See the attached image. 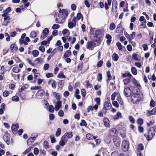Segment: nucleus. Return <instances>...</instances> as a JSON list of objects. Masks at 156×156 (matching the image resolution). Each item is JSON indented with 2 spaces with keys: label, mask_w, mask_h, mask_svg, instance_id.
<instances>
[{
  "label": "nucleus",
  "mask_w": 156,
  "mask_h": 156,
  "mask_svg": "<svg viewBox=\"0 0 156 156\" xmlns=\"http://www.w3.org/2000/svg\"><path fill=\"white\" fill-rule=\"evenodd\" d=\"M55 17L56 18L55 19L56 23L59 24L62 23H64L66 18L64 16H62L61 15H58V12L55 13Z\"/></svg>",
  "instance_id": "nucleus-3"
},
{
  "label": "nucleus",
  "mask_w": 156,
  "mask_h": 156,
  "mask_svg": "<svg viewBox=\"0 0 156 156\" xmlns=\"http://www.w3.org/2000/svg\"><path fill=\"white\" fill-rule=\"evenodd\" d=\"M31 136L33 137L30 138L27 141V144L28 145H30L33 142H34L35 139L37 136V134L36 133L33 134L31 135Z\"/></svg>",
  "instance_id": "nucleus-9"
},
{
  "label": "nucleus",
  "mask_w": 156,
  "mask_h": 156,
  "mask_svg": "<svg viewBox=\"0 0 156 156\" xmlns=\"http://www.w3.org/2000/svg\"><path fill=\"white\" fill-rule=\"evenodd\" d=\"M132 78H126L123 80V81L124 84L125 85H127L128 83H129L131 80Z\"/></svg>",
  "instance_id": "nucleus-27"
},
{
  "label": "nucleus",
  "mask_w": 156,
  "mask_h": 156,
  "mask_svg": "<svg viewBox=\"0 0 156 156\" xmlns=\"http://www.w3.org/2000/svg\"><path fill=\"white\" fill-rule=\"evenodd\" d=\"M51 96L53 97L56 98L57 100H59L60 99V96L58 93H57L55 92H52Z\"/></svg>",
  "instance_id": "nucleus-20"
},
{
  "label": "nucleus",
  "mask_w": 156,
  "mask_h": 156,
  "mask_svg": "<svg viewBox=\"0 0 156 156\" xmlns=\"http://www.w3.org/2000/svg\"><path fill=\"white\" fill-rule=\"evenodd\" d=\"M44 93V91L42 89L40 90H38V94L41 97H42Z\"/></svg>",
  "instance_id": "nucleus-46"
},
{
  "label": "nucleus",
  "mask_w": 156,
  "mask_h": 156,
  "mask_svg": "<svg viewBox=\"0 0 156 156\" xmlns=\"http://www.w3.org/2000/svg\"><path fill=\"white\" fill-rule=\"evenodd\" d=\"M117 94V92H114L111 95V99L112 101L115 100V96Z\"/></svg>",
  "instance_id": "nucleus-51"
},
{
  "label": "nucleus",
  "mask_w": 156,
  "mask_h": 156,
  "mask_svg": "<svg viewBox=\"0 0 156 156\" xmlns=\"http://www.w3.org/2000/svg\"><path fill=\"white\" fill-rule=\"evenodd\" d=\"M129 147V143L128 141L124 140L122 143V149L124 152L128 151Z\"/></svg>",
  "instance_id": "nucleus-5"
},
{
  "label": "nucleus",
  "mask_w": 156,
  "mask_h": 156,
  "mask_svg": "<svg viewBox=\"0 0 156 156\" xmlns=\"http://www.w3.org/2000/svg\"><path fill=\"white\" fill-rule=\"evenodd\" d=\"M112 106L111 104L110 103L105 102L104 104V107H103V110H105V108L107 110H109Z\"/></svg>",
  "instance_id": "nucleus-19"
},
{
  "label": "nucleus",
  "mask_w": 156,
  "mask_h": 156,
  "mask_svg": "<svg viewBox=\"0 0 156 156\" xmlns=\"http://www.w3.org/2000/svg\"><path fill=\"white\" fill-rule=\"evenodd\" d=\"M137 55L135 53H133L132 55V58L135 60H139V59L137 57Z\"/></svg>",
  "instance_id": "nucleus-56"
},
{
  "label": "nucleus",
  "mask_w": 156,
  "mask_h": 156,
  "mask_svg": "<svg viewBox=\"0 0 156 156\" xmlns=\"http://www.w3.org/2000/svg\"><path fill=\"white\" fill-rule=\"evenodd\" d=\"M81 126H87V124L84 120H81V122L80 123Z\"/></svg>",
  "instance_id": "nucleus-45"
},
{
  "label": "nucleus",
  "mask_w": 156,
  "mask_h": 156,
  "mask_svg": "<svg viewBox=\"0 0 156 156\" xmlns=\"http://www.w3.org/2000/svg\"><path fill=\"white\" fill-rule=\"evenodd\" d=\"M19 44L20 45H22L23 44H24L25 45H27L28 44L26 42V40L24 39H20L19 40Z\"/></svg>",
  "instance_id": "nucleus-33"
},
{
  "label": "nucleus",
  "mask_w": 156,
  "mask_h": 156,
  "mask_svg": "<svg viewBox=\"0 0 156 156\" xmlns=\"http://www.w3.org/2000/svg\"><path fill=\"white\" fill-rule=\"evenodd\" d=\"M132 73L134 75H136L137 73L136 69L135 67H132L131 69Z\"/></svg>",
  "instance_id": "nucleus-34"
},
{
  "label": "nucleus",
  "mask_w": 156,
  "mask_h": 156,
  "mask_svg": "<svg viewBox=\"0 0 156 156\" xmlns=\"http://www.w3.org/2000/svg\"><path fill=\"white\" fill-rule=\"evenodd\" d=\"M104 125L105 126L107 127H110L109 121L107 118L104 119L103 120Z\"/></svg>",
  "instance_id": "nucleus-22"
},
{
  "label": "nucleus",
  "mask_w": 156,
  "mask_h": 156,
  "mask_svg": "<svg viewBox=\"0 0 156 156\" xmlns=\"http://www.w3.org/2000/svg\"><path fill=\"white\" fill-rule=\"evenodd\" d=\"M117 2L116 0H113L112 10L113 12H116L117 10Z\"/></svg>",
  "instance_id": "nucleus-13"
},
{
  "label": "nucleus",
  "mask_w": 156,
  "mask_h": 156,
  "mask_svg": "<svg viewBox=\"0 0 156 156\" xmlns=\"http://www.w3.org/2000/svg\"><path fill=\"white\" fill-rule=\"evenodd\" d=\"M11 49L13 51H16L17 49V46L15 44H11L10 46Z\"/></svg>",
  "instance_id": "nucleus-29"
},
{
  "label": "nucleus",
  "mask_w": 156,
  "mask_h": 156,
  "mask_svg": "<svg viewBox=\"0 0 156 156\" xmlns=\"http://www.w3.org/2000/svg\"><path fill=\"white\" fill-rule=\"evenodd\" d=\"M131 90L128 87H125L124 90V93L127 97H129L131 94Z\"/></svg>",
  "instance_id": "nucleus-12"
},
{
  "label": "nucleus",
  "mask_w": 156,
  "mask_h": 156,
  "mask_svg": "<svg viewBox=\"0 0 156 156\" xmlns=\"http://www.w3.org/2000/svg\"><path fill=\"white\" fill-rule=\"evenodd\" d=\"M71 54V51L70 50H68L65 52L64 54V56L65 58H66L69 57Z\"/></svg>",
  "instance_id": "nucleus-31"
},
{
  "label": "nucleus",
  "mask_w": 156,
  "mask_h": 156,
  "mask_svg": "<svg viewBox=\"0 0 156 156\" xmlns=\"http://www.w3.org/2000/svg\"><path fill=\"white\" fill-rule=\"evenodd\" d=\"M61 129L60 128H58L57 129V130L56 132L55 136L57 137H58L59 136V135L61 134Z\"/></svg>",
  "instance_id": "nucleus-42"
},
{
  "label": "nucleus",
  "mask_w": 156,
  "mask_h": 156,
  "mask_svg": "<svg viewBox=\"0 0 156 156\" xmlns=\"http://www.w3.org/2000/svg\"><path fill=\"white\" fill-rule=\"evenodd\" d=\"M117 130L114 128H112L109 131V135L110 136H113L116 133Z\"/></svg>",
  "instance_id": "nucleus-21"
},
{
  "label": "nucleus",
  "mask_w": 156,
  "mask_h": 156,
  "mask_svg": "<svg viewBox=\"0 0 156 156\" xmlns=\"http://www.w3.org/2000/svg\"><path fill=\"white\" fill-rule=\"evenodd\" d=\"M95 101L96 102V103L98 105H100V98H95Z\"/></svg>",
  "instance_id": "nucleus-57"
},
{
  "label": "nucleus",
  "mask_w": 156,
  "mask_h": 156,
  "mask_svg": "<svg viewBox=\"0 0 156 156\" xmlns=\"http://www.w3.org/2000/svg\"><path fill=\"white\" fill-rule=\"evenodd\" d=\"M43 146L46 149H48L49 148V146L48 145V142L46 141H44L43 144Z\"/></svg>",
  "instance_id": "nucleus-38"
},
{
  "label": "nucleus",
  "mask_w": 156,
  "mask_h": 156,
  "mask_svg": "<svg viewBox=\"0 0 156 156\" xmlns=\"http://www.w3.org/2000/svg\"><path fill=\"white\" fill-rule=\"evenodd\" d=\"M12 130L13 131H14L15 132L17 130V128H16V125L15 124H12L11 127Z\"/></svg>",
  "instance_id": "nucleus-53"
},
{
  "label": "nucleus",
  "mask_w": 156,
  "mask_h": 156,
  "mask_svg": "<svg viewBox=\"0 0 156 156\" xmlns=\"http://www.w3.org/2000/svg\"><path fill=\"white\" fill-rule=\"evenodd\" d=\"M95 46V43L94 41H90L87 42L86 47L88 49L92 50Z\"/></svg>",
  "instance_id": "nucleus-8"
},
{
  "label": "nucleus",
  "mask_w": 156,
  "mask_h": 156,
  "mask_svg": "<svg viewBox=\"0 0 156 156\" xmlns=\"http://www.w3.org/2000/svg\"><path fill=\"white\" fill-rule=\"evenodd\" d=\"M12 100L13 101L17 102L19 100V98L18 96L16 95L12 97Z\"/></svg>",
  "instance_id": "nucleus-41"
},
{
  "label": "nucleus",
  "mask_w": 156,
  "mask_h": 156,
  "mask_svg": "<svg viewBox=\"0 0 156 156\" xmlns=\"http://www.w3.org/2000/svg\"><path fill=\"white\" fill-rule=\"evenodd\" d=\"M112 58L113 61H117L118 60L119 57L117 54L115 53L112 55Z\"/></svg>",
  "instance_id": "nucleus-28"
},
{
  "label": "nucleus",
  "mask_w": 156,
  "mask_h": 156,
  "mask_svg": "<svg viewBox=\"0 0 156 156\" xmlns=\"http://www.w3.org/2000/svg\"><path fill=\"white\" fill-rule=\"evenodd\" d=\"M86 137L89 140H93V135L90 133L87 134Z\"/></svg>",
  "instance_id": "nucleus-40"
},
{
  "label": "nucleus",
  "mask_w": 156,
  "mask_h": 156,
  "mask_svg": "<svg viewBox=\"0 0 156 156\" xmlns=\"http://www.w3.org/2000/svg\"><path fill=\"white\" fill-rule=\"evenodd\" d=\"M103 62L102 60L99 61L97 63V67L98 68L101 67L103 65Z\"/></svg>",
  "instance_id": "nucleus-52"
},
{
  "label": "nucleus",
  "mask_w": 156,
  "mask_h": 156,
  "mask_svg": "<svg viewBox=\"0 0 156 156\" xmlns=\"http://www.w3.org/2000/svg\"><path fill=\"white\" fill-rule=\"evenodd\" d=\"M123 31V28L121 23H119L117 26L115 30V32L120 33L122 32Z\"/></svg>",
  "instance_id": "nucleus-14"
},
{
  "label": "nucleus",
  "mask_w": 156,
  "mask_h": 156,
  "mask_svg": "<svg viewBox=\"0 0 156 156\" xmlns=\"http://www.w3.org/2000/svg\"><path fill=\"white\" fill-rule=\"evenodd\" d=\"M59 14L58 13V15H61L66 18L68 15V11L66 9H60L59 10Z\"/></svg>",
  "instance_id": "nucleus-10"
},
{
  "label": "nucleus",
  "mask_w": 156,
  "mask_h": 156,
  "mask_svg": "<svg viewBox=\"0 0 156 156\" xmlns=\"http://www.w3.org/2000/svg\"><path fill=\"white\" fill-rule=\"evenodd\" d=\"M97 80L98 81H101L102 79V74L101 73H98L97 76Z\"/></svg>",
  "instance_id": "nucleus-55"
},
{
  "label": "nucleus",
  "mask_w": 156,
  "mask_h": 156,
  "mask_svg": "<svg viewBox=\"0 0 156 156\" xmlns=\"http://www.w3.org/2000/svg\"><path fill=\"white\" fill-rule=\"evenodd\" d=\"M122 76L123 77H128L127 78H132V76L129 72H126L122 74Z\"/></svg>",
  "instance_id": "nucleus-24"
},
{
  "label": "nucleus",
  "mask_w": 156,
  "mask_h": 156,
  "mask_svg": "<svg viewBox=\"0 0 156 156\" xmlns=\"http://www.w3.org/2000/svg\"><path fill=\"white\" fill-rule=\"evenodd\" d=\"M10 134L8 133L7 131H6L3 136V139L8 145H9L10 144Z\"/></svg>",
  "instance_id": "nucleus-6"
},
{
  "label": "nucleus",
  "mask_w": 156,
  "mask_h": 156,
  "mask_svg": "<svg viewBox=\"0 0 156 156\" xmlns=\"http://www.w3.org/2000/svg\"><path fill=\"white\" fill-rule=\"evenodd\" d=\"M115 27L116 26L114 23H112L110 24L109 29L111 30H113L115 28Z\"/></svg>",
  "instance_id": "nucleus-37"
},
{
  "label": "nucleus",
  "mask_w": 156,
  "mask_h": 156,
  "mask_svg": "<svg viewBox=\"0 0 156 156\" xmlns=\"http://www.w3.org/2000/svg\"><path fill=\"white\" fill-rule=\"evenodd\" d=\"M116 45L119 50L121 51L122 49V47L120 43L117 42L116 43Z\"/></svg>",
  "instance_id": "nucleus-47"
},
{
  "label": "nucleus",
  "mask_w": 156,
  "mask_h": 156,
  "mask_svg": "<svg viewBox=\"0 0 156 156\" xmlns=\"http://www.w3.org/2000/svg\"><path fill=\"white\" fill-rule=\"evenodd\" d=\"M86 86L88 88L91 89L92 87V84H90L89 81H87L86 82Z\"/></svg>",
  "instance_id": "nucleus-50"
},
{
  "label": "nucleus",
  "mask_w": 156,
  "mask_h": 156,
  "mask_svg": "<svg viewBox=\"0 0 156 156\" xmlns=\"http://www.w3.org/2000/svg\"><path fill=\"white\" fill-rule=\"evenodd\" d=\"M32 54L34 57H37L39 54V52L37 50H34L32 51Z\"/></svg>",
  "instance_id": "nucleus-32"
},
{
  "label": "nucleus",
  "mask_w": 156,
  "mask_h": 156,
  "mask_svg": "<svg viewBox=\"0 0 156 156\" xmlns=\"http://www.w3.org/2000/svg\"><path fill=\"white\" fill-rule=\"evenodd\" d=\"M140 95L138 94H133L131 95V101L133 104H138L140 100Z\"/></svg>",
  "instance_id": "nucleus-4"
},
{
  "label": "nucleus",
  "mask_w": 156,
  "mask_h": 156,
  "mask_svg": "<svg viewBox=\"0 0 156 156\" xmlns=\"http://www.w3.org/2000/svg\"><path fill=\"white\" fill-rule=\"evenodd\" d=\"M66 143V140L62 137L59 142V145L61 146H64Z\"/></svg>",
  "instance_id": "nucleus-25"
},
{
  "label": "nucleus",
  "mask_w": 156,
  "mask_h": 156,
  "mask_svg": "<svg viewBox=\"0 0 156 156\" xmlns=\"http://www.w3.org/2000/svg\"><path fill=\"white\" fill-rule=\"evenodd\" d=\"M58 78H65V76L62 73H60L58 76Z\"/></svg>",
  "instance_id": "nucleus-60"
},
{
  "label": "nucleus",
  "mask_w": 156,
  "mask_h": 156,
  "mask_svg": "<svg viewBox=\"0 0 156 156\" xmlns=\"http://www.w3.org/2000/svg\"><path fill=\"white\" fill-rule=\"evenodd\" d=\"M34 153L35 155H37L39 153L38 149L37 147L35 148L34 149Z\"/></svg>",
  "instance_id": "nucleus-64"
},
{
  "label": "nucleus",
  "mask_w": 156,
  "mask_h": 156,
  "mask_svg": "<svg viewBox=\"0 0 156 156\" xmlns=\"http://www.w3.org/2000/svg\"><path fill=\"white\" fill-rule=\"evenodd\" d=\"M73 136L72 132H66L62 137L66 140V143L68 139L72 138Z\"/></svg>",
  "instance_id": "nucleus-11"
},
{
  "label": "nucleus",
  "mask_w": 156,
  "mask_h": 156,
  "mask_svg": "<svg viewBox=\"0 0 156 156\" xmlns=\"http://www.w3.org/2000/svg\"><path fill=\"white\" fill-rule=\"evenodd\" d=\"M49 111L51 112H54V107L52 105H50L49 106Z\"/></svg>",
  "instance_id": "nucleus-54"
},
{
  "label": "nucleus",
  "mask_w": 156,
  "mask_h": 156,
  "mask_svg": "<svg viewBox=\"0 0 156 156\" xmlns=\"http://www.w3.org/2000/svg\"><path fill=\"white\" fill-rule=\"evenodd\" d=\"M43 59L41 57H39L36 58L34 61V66L37 65L39 62H42Z\"/></svg>",
  "instance_id": "nucleus-23"
},
{
  "label": "nucleus",
  "mask_w": 156,
  "mask_h": 156,
  "mask_svg": "<svg viewBox=\"0 0 156 156\" xmlns=\"http://www.w3.org/2000/svg\"><path fill=\"white\" fill-rule=\"evenodd\" d=\"M117 100L121 105H122L123 104V101L120 96L117 98Z\"/></svg>",
  "instance_id": "nucleus-39"
},
{
  "label": "nucleus",
  "mask_w": 156,
  "mask_h": 156,
  "mask_svg": "<svg viewBox=\"0 0 156 156\" xmlns=\"http://www.w3.org/2000/svg\"><path fill=\"white\" fill-rule=\"evenodd\" d=\"M121 115V113L119 112H118L117 114L114 116V119L115 120L117 119Z\"/></svg>",
  "instance_id": "nucleus-36"
},
{
  "label": "nucleus",
  "mask_w": 156,
  "mask_h": 156,
  "mask_svg": "<svg viewBox=\"0 0 156 156\" xmlns=\"http://www.w3.org/2000/svg\"><path fill=\"white\" fill-rule=\"evenodd\" d=\"M49 31L48 29L47 28H45L43 30L42 33L46 35H47L49 33Z\"/></svg>",
  "instance_id": "nucleus-58"
},
{
  "label": "nucleus",
  "mask_w": 156,
  "mask_h": 156,
  "mask_svg": "<svg viewBox=\"0 0 156 156\" xmlns=\"http://www.w3.org/2000/svg\"><path fill=\"white\" fill-rule=\"evenodd\" d=\"M33 148V147H30L24 151L23 153V154H26L27 153L30 151L31 149Z\"/></svg>",
  "instance_id": "nucleus-43"
},
{
  "label": "nucleus",
  "mask_w": 156,
  "mask_h": 156,
  "mask_svg": "<svg viewBox=\"0 0 156 156\" xmlns=\"http://www.w3.org/2000/svg\"><path fill=\"white\" fill-rule=\"evenodd\" d=\"M56 83L55 80H52V79L49 80L48 82V84H51L53 88L55 89L56 87Z\"/></svg>",
  "instance_id": "nucleus-18"
},
{
  "label": "nucleus",
  "mask_w": 156,
  "mask_h": 156,
  "mask_svg": "<svg viewBox=\"0 0 156 156\" xmlns=\"http://www.w3.org/2000/svg\"><path fill=\"white\" fill-rule=\"evenodd\" d=\"M76 18L74 17L71 20L69 21L68 23V27L69 28L72 29L74 27L76 26Z\"/></svg>",
  "instance_id": "nucleus-7"
},
{
  "label": "nucleus",
  "mask_w": 156,
  "mask_h": 156,
  "mask_svg": "<svg viewBox=\"0 0 156 156\" xmlns=\"http://www.w3.org/2000/svg\"><path fill=\"white\" fill-rule=\"evenodd\" d=\"M60 26L57 24H54L52 27L51 28L53 29H56L59 28Z\"/></svg>",
  "instance_id": "nucleus-48"
},
{
  "label": "nucleus",
  "mask_w": 156,
  "mask_h": 156,
  "mask_svg": "<svg viewBox=\"0 0 156 156\" xmlns=\"http://www.w3.org/2000/svg\"><path fill=\"white\" fill-rule=\"evenodd\" d=\"M137 123L140 125L143 124V119L141 118H140L137 120Z\"/></svg>",
  "instance_id": "nucleus-59"
},
{
  "label": "nucleus",
  "mask_w": 156,
  "mask_h": 156,
  "mask_svg": "<svg viewBox=\"0 0 156 156\" xmlns=\"http://www.w3.org/2000/svg\"><path fill=\"white\" fill-rule=\"evenodd\" d=\"M50 137L51 138V143H53L55 142V139L54 136H50Z\"/></svg>",
  "instance_id": "nucleus-63"
},
{
  "label": "nucleus",
  "mask_w": 156,
  "mask_h": 156,
  "mask_svg": "<svg viewBox=\"0 0 156 156\" xmlns=\"http://www.w3.org/2000/svg\"><path fill=\"white\" fill-rule=\"evenodd\" d=\"M103 36L102 30H98L94 31L93 34L94 40L95 41H99Z\"/></svg>",
  "instance_id": "nucleus-2"
},
{
  "label": "nucleus",
  "mask_w": 156,
  "mask_h": 156,
  "mask_svg": "<svg viewBox=\"0 0 156 156\" xmlns=\"http://www.w3.org/2000/svg\"><path fill=\"white\" fill-rule=\"evenodd\" d=\"M120 140L119 137H115L113 139V142L116 147L120 146Z\"/></svg>",
  "instance_id": "nucleus-15"
},
{
  "label": "nucleus",
  "mask_w": 156,
  "mask_h": 156,
  "mask_svg": "<svg viewBox=\"0 0 156 156\" xmlns=\"http://www.w3.org/2000/svg\"><path fill=\"white\" fill-rule=\"evenodd\" d=\"M156 109V107H155L153 109L149 111H147V116H150L151 115H155L156 114V110L155 109Z\"/></svg>",
  "instance_id": "nucleus-17"
},
{
  "label": "nucleus",
  "mask_w": 156,
  "mask_h": 156,
  "mask_svg": "<svg viewBox=\"0 0 156 156\" xmlns=\"http://www.w3.org/2000/svg\"><path fill=\"white\" fill-rule=\"evenodd\" d=\"M36 33L34 31H32L31 32L30 37L32 38H34L36 37Z\"/></svg>",
  "instance_id": "nucleus-44"
},
{
  "label": "nucleus",
  "mask_w": 156,
  "mask_h": 156,
  "mask_svg": "<svg viewBox=\"0 0 156 156\" xmlns=\"http://www.w3.org/2000/svg\"><path fill=\"white\" fill-rule=\"evenodd\" d=\"M129 121L130 122L132 123H134L135 122V119L134 118L131 116H129Z\"/></svg>",
  "instance_id": "nucleus-49"
},
{
  "label": "nucleus",
  "mask_w": 156,
  "mask_h": 156,
  "mask_svg": "<svg viewBox=\"0 0 156 156\" xmlns=\"http://www.w3.org/2000/svg\"><path fill=\"white\" fill-rule=\"evenodd\" d=\"M12 71L14 73H18L20 71V69H19L18 67H15L13 68Z\"/></svg>",
  "instance_id": "nucleus-35"
},
{
  "label": "nucleus",
  "mask_w": 156,
  "mask_h": 156,
  "mask_svg": "<svg viewBox=\"0 0 156 156\" xmlns=\"http://www.w3.org/2000/svg\"><path fill=\"white\" fill-rule=\"evenodd\" d=\"M136 33L135 32H132V34L129 35V42H131V41L133 39Z\"/></svg>",
  "instance_id": "nucleus-30"
},
{
  "label": "nucleus",
  "mask_w": 156,
  "mask_h": 156,
  "mask_svg": "<svg viewBox=\"0 0 156 156\" xmlns=\"http://www.w3.org/2000/svg\"><path fill=\"white\" fill-rule=\"evenodd\" d=\"M49 67V64H45L44 66L43 69L44 70H47L48 69Z\"/></svg>",
  "instance_id": "nucleus-61"
},
{
  "label": "nucleus",
  "mask_w": 156,
  "mask_h": 156,
  "mask_svg": "<svg viewBox=\"0 0 156 156\" xmlns=\"http://www.w3.org/2000/svg\"><path fill=\"white\" fill-rule=\"evenodd\" d=\"M155 130L154 127H151L148 131L147 134H145L144 136L148 141L151 140L155 135Z\"/></svg>",
  "instance_id": "nucleus-1"
},
{
  "label": "nucleus",
  "mask_w": 156,
  "mask_h": 156,
  "mask_svg": "<svg viewBox=\"0 0 156 156\" xmlns=\"http://www.w3.org/2000/svg\"><path fill=\"white\" fill-rule=\"evenodd\" d=\"M144 149V147L143 145L141 144H140L137 147V152H139V151L143 150Z\"/></svg>",
  "instance_id": "nucleus-26"
},
{
  "label": "nucleus",
  "mask_w": 156,
  "mask_h": 156,
  "mask_svg": "<svg viewBox=\"0 0 156 156\" xmlns=\"http://www.w3.org/2000/svg\"><path fill=\"white\" fill-rule=\"evenodd\" d=\"M112 105L116 108H118L119 107V105L117 101H113L112 102Z\"/></svg>",
  "instance_id": "nucleus-62"
},
{
  "label": "nucleus",
  "mask_w": 156,
  "mask_h": 156,
  "mask_svg": "<svg viewBox=\"0 0 156 156\" xmlns=\"http://www.w3.org/2000/svg\"><path fill=\"white\" fill-rule=\"evenodd\" d=\"M62 103L61 101H58L57 102L55 108V109L56 111H58L59 109L61 107Z\"/></svg>",
  "instance_id": "nucleus-16"
}]
</instances>
